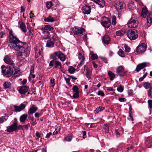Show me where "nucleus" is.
Returning a JSON list of instances; mask_svg holds the SVG:
<instances>
[{
	"label": "nucleus",
	"mask_w": 152,
	"mask_h": 152,
	"mask_svg": "<svg viewBox=\"0 0 152 152\" xmlns=\"http://www.w3.org/2000/svg\"><path fill=\"white\" fill-rule=\"evenodd\" d=\"M8 41L10 47L15 50H18L19 49L22 50L23 45H24V42H21L16 36L13 35L12 30L9 32Z\"/></svg>",
	"instance_id": "f257e3e1"
},
{
	"label": "nucleus",
	"mask_w": 152,
	"mask_h": 152,
	"mask_svg": "<svg viewBox=\"0 0 152 152\" xmlns=\"http://www.w3.org/2000/svg\"><path fill=\"white\" fill-rule=\"evenodd\" d=\"M2 72L3 75L6 77H8L12 76L13 74V66H6L3 65L1 67Z\"/></svg>",
	"instance_id": "f03ea898"
},
{
	"label": "nucleus",
	"mask_w": 152,
	"mask_h": 152,
	"mask_svg": "<svg viewBox=\"0 0 152 152\" xmlns=\"http://www.w3.org/2000/svg\"><path fill=\"white\" fill-rule=\"evenodd\" d=\"M24 45H23V49L21 50L20 49L18 50L19 53L17 56L18 58L20 60H23L27 56L29 52V50L27 49H25Z\"/></svg>",
	"instance_id": "7ed1b4c3"
},
{
	"label": "nucleus",
	"mask_w": 152,
	"mask_h": 152,
	"mask_svg": "<svg viewBox=\"0 0 152 152\" xmlns=\"http://www.w3.org/2000/svg\"><path fill=\"white\" fill-rule=\"evenodd\" d=\"M127 36L131 40H134L137 39L138 37V33L137 31L135 30H129L126 34Z\"/></svg>",
	"instance_id": "20e7f679"
},
{
	"label": "nucleus",
	"mask_w": 152,
	"mask_h": 152,
	"mask_svg": "<svg viewBox=\"0 0 152 152\" xmlns=\"http://www.w3.org/2000/svg\"><path fill=\"white\" fill-rule=\"evenodd\" d=\"M137 19L135 18H132L127 23L128 26L130 28H135L138 26Z\"/></svg>",
	"instance_id": "39448f33"
},
{
	"label": "nucleus",
	"mask_w": 152,
	"mask_h": 152,
	"mask_svg": "<svg viewBox=\"0 0 152 152\" xmlns=\"http://www.w3.org/2000/svg\"><path fill=\"white\" fill-rule=\"evenodd\" d=\"M116 73L121 77H124L126 75V72L125 71L123 66H120L116 69Z\"/></svg>",
	"instance_id": "423d86ee"
},
{
	"label": "nucleus",
	"mask_w": 152,
	"mask_h": 152,
	"mask_svg": "<svg viewBox=\"0 0 152 152\" xmlns=\"http://www.w3.org/2000/svg\"><path fill=\"white\" fill-rule=\"evenodd\" d=\"M147 46L145 43H142L139 45L137 48L136 51L138 54L143 53L146 50Z\"/></svg>",
	"instance_id": "0eeeda50"
},
{
	"label": "nucleus",
	"mask_w": 152,
	"mask_h": 152,
	"mask_svg": "<svg viewBox=\"0 0 152 152\" xmlns=\"http://www.w3.org/2000/svg\"><path fill=\"white\" fill-rule=\"evenodd\" d=\"M74 33L77 35H82L83 33L85 31V29L80 27H75L72 29Z\"/></svg>",
	"instance_id": "6e6552de"
},
{
	"label": "nucleus",
	"mask_w": 152,
	"mask_h": 152,
	"mask_svg": "<svg viewBox=\"0 0 152 152\" xmlns=\"http://www.w3.org/2000/svg\"><path fill=\"white\" fill-rule=\"evenodd\" d=\"M43 49L42 46L39 44L37 45L35 50V55L36 58L39 57V56H42L43 54Z\"/></svg>",
	"instance_id": "1a4fd4ad"
},
{
	"label": "nucleus",
	"mask_w": 152,
	"mask_h": 152,
	"mask_svg": "<svg viewBox=\"0 0 152 152\" xmlns=\"http://www.w3.org/2000/svg\"><path fill=\"white\" fill-rule=\"evenodd\" d=\"M54 54L59 58L60 61L63 62L65 60L66 56L65 55L61 52H55L54 53Z\"/></svg>",
	"instance_id": "9d476101"
},
{
	"label": "nucleus",
	"mask_w": 152,
	"mask_h": 152,
	"mask_svg": "<svg viewBox=\"0 0 152 152\" xmlns=\"http://www.w3.org/2000/svg\"><path fill=\"white\" fill-rule=\"evenodd\" d=\"M4 60L5 62L9 65L14 66H15V63L10 57L8 55L6 56L4 59Z\"/></svg>",
	"instance_id": "9b49d317"
},
{
	"label": "nucleus",
	"mask_w": 152,
	"mask_h": 152,
	"mask_svg": "<svg viewBox=\"0 0 152 152\" xmlns=\"http://www.w3.org/2000/svg\"><path fill=\"white\" fill-rule=\"evenodd\" d=\"M29 89V87L27 86H23L20 87L18 89L19 92L21 94H25L28 92Z\"/></svg>",
	"instance_id": "f8f14e48"
},
{
	"label": "nucleus",
	"mask_w": 152,
	"mask_h": 152,
	"mask_svg": "<svg viewBox=\"0 0 152 152\" xmlns=\"http://www.w3.org/2000/svg\"><path fill=\"white\" fill-rule=\"evenodd\" d=\"M17 121L15 122L12 125L7 127V131L11 132L16 130Z\"/></svg>",
	"instance_id": "ddd939ff"
},
{
	"label": "nucleus",
	"mask_w": 152,
	"mask_h": 152,
	"mask_svg": "<svg viewBox=\"0 0 152 152\" xmlns=\"http://www.w3.org/2000/svg\"><path fill=\"white\" fill-rule=\"evenodd\" d=\"M81 10L83 13L85 14H89L91 12L90 7L87 5H85L82 7Z\"/></svg>",
	"instance_id": "4468645a"
},
{
	"label": "nucleus",
	"mask_w": 152,
	"mask_h": 152,
	"mask_svg": "<svg viewBox=\"0 0 152 152\" xmlns=\"http://www.w3.org/2000/svg\"><path fill=\"white\" fill-rule=\"evenodd\" d=\"M13 75L15 77H18L20 75L21 73L20 72L19 68L15 66H13Z\"/></svg>",
	"instance_id": "2eb2a0df"
},
{
	"label": "nucleus",
	"mask_w": 152,
	"mask_h": 152,
	"mask_svg": "<svg viewBox=\"0 0 152 152\" xmlns=\"http://www.w3.org/2000/svg\"><path fill=\"white\" fill-rule=\"evenodd\" d=\"M102 26L104 27L108 28L110 26V21L108 18H106V20L101 23Z\"/></svg>",
	"instance_id": "dca6fc26"
},
{
	"label": "nucleus",
	"mask_w": 152,
	"mask_h": 152,
	"mask_svg": "<svg viewBox=\"0 0 152 152\" xmlns=\"http://www.w3.org/2000/svg\"><path fill=\"white\" fill-rule=\"evenodd\" d=\"M126 6L125 4L123 2H117L115 5L117 10L124 8Z\"/></svg>",
	"instance_id": "f3484780"
},
{
	"label": "nucleus",
	"mask_w": 152,
	"mask_h": 152,
	"mask_svg": "<svg viewBox=\"0 0 152 152\" xmlns=\"http://www.w3.org/2000/svg\"><path fill=\"white\" fill-rule=\"evenodd\" d=\"M38 109V107L35 105H33L28 112V115H30L31 114H33Z\"/></svg>",
	"instance_id": "a211bd4d"
},
{
	"label": "nucleus",
	"mask_w": 152,
	"mask_h": 152,
	"mask_svg": "<svg viewBox=\"0 0 152 152\" xmlns=\"http://www.w3.org/2000/svg\"><path fill=\"white\" fill-rule=\"evenodd\" d=\"M14 107L16 112H20L25 108L26 106L24 104H21L19 106L14 105Z\"/></svg>",
	"instance_id": "6ab92c4d"
},
{
	"label": "nucleus",
	"mask_w": 152,
	"mask_h": 152,
	"mask_svg": "<svg viewBox=\"0 0 152 152\" xmlns=\"http://www.w3.org/2000/svg\"><path fill=\"white\" fill-rule=\"evenodd\" d=\"M90 55H91L90 59V62L91 63H92L93 64V66L95 67V62L94 60L95 59V54L94 53L93 51L90 52Z\"/></svg>",
	"instance_id": "aec40b11"
},
{
	"label": "nucleus",
	"mask_w": 152,
	"mask_h": 152,
	"mask_svg": "<svg viewBox=\"0 0 152 152\" xmlns=\"http://www.w3.org/2000/svg\"><path fill=\"white\" fill-rule=\"evenodd\" d=\"M146 66V64L145 63H143L138 64L136 67V70L138 72L144 67Z\"/></svg>",
	"instance_id": "412c9836"
},
{
	"label": "nucleus",
	"mask_w": 152,
	"mask_h": 152,
	"mask_svg": "<svg viewBox=\"0 0 152 152\" xmlns=\"http://www.w3.org/2000/svg\"><path fill=\"white\" fill-rule=\"evenodd\" d=\"M110 39L108 35H105L102 38V41L104 43L108 45L110 42Z\"/></svg>",
	"instance_id": "4be33fe9"
},
{
	"label": "nucleus",
	"mask_w": 152,
	"mask_h": 152,
	"mask_svg": "<svg viewBox=\"0 0 152 152\" xmlns=\"http://www.w3.org/2000/svg\"><path fill=\"white\" fill-rule=\"evenodd\" d=\"M148 10L147 8L145 7H144L142 10L141 12V16L144 18H145L148 13Z\"/></svg>",
	"instance_id": "5701e85b"
},
{
	"label": "nucleus",
	"mask_w": 152,
	"mask_h": 152,
	"mask_svg": "<svg viewBox=\"0 0 152 152\" xmlns=\"http://www.w3.org/2000/svg\"><path fill=\"white\" fill-rule=\"evenodd\" d=\"M34 66H31L30 69V74L29 77H28L29 79L30 78H34L35 77V76L34 74ZM29 80H30V79H29Z\"/></svg>",
	"instance_id": "b1692460"
},
{
	"label": "nucleus",
	"mask_w": 152,
	"mask_h": 152,
	"mask_svg": "<svg viewBox=\"0 0 152 152\" xmlns=\"http://www.w3.org/2000/svg\"><path fill=\"white\" fill-rule=\"evenodd\" d=\"M147 22L149 23L152 22V13L151 12H148L147 17Z\"/></svg>",
	"instance_id": "393cba45"
},
{
	"label": "nucleus",
	"mask_w": 152,
	"mask_h": 152,
	"mask_svg": "<svg viewBox=\"0 0 152 152\" xmlns=\"http://www.w3.org/2000/svg\"><path fill=\"white\" fill-rule=\"evenodd\" d=\"M50 37L51 39H53L54 41H57L58 39V37L54 33L51 32V34L50 35Z\"/></svg>",
	"instance_id": "a878e982"
},
{
	"label": "nucleus",
	"mask_w": 152,
	"mask_h": 152,
	"mask_svg": "<svg viewBox=\"0 0 152 152\" xmlns=\"http://www.w3.org/2000/svg\"><path fill=\"white\" fill-rule=\"evenodd\" d=\"M96 4L98 5L101 7H103L105 4L103 0H96Z\"/></svg>",
	"instance_id": "bb28decb"
},
{
	"label": "nucleus",
	"mask_w": 152,
	"mask_h": 152,
	"mask_svg": "<svg viewBox=\"0 0 152 152\" xmlns=\"http://www.w3.org/2000/svg\"><path fill=\"white\" fill-rule=\"evenodd\" d=\"M86 75L88 79H90L91 77V71L87 67L86 69Z\"/></svg>",
	"instance_id": "cd10ccee"
},
{
	"label": "nucleus",
	"mask_w": 152,
	"mask_h": 152,
	"mask_svg": "<svg viewBox=\"0 0 152 152\" xmlns=\"http://www.w3.org/2000/svg\"><path fill=\"white\" fill-rule=\"evenodd\" d=\"M54 44L53 42L51 41L50 39H49L47 41L46 46L48 48H52L53 47Z\"/></svg>",
	"instance_id": "c85d7f7f"
},
{
	"label": "nucleus",
	"mask_w": 152,
	"mask_h": 152,
	"mask_svg": "<svg viewBox=\"0 0 152 152\" xmlns=\"http://www.w3.org/2000/svg\"><path fill=\"white\" fill-rule=\"evenodd\" d=\"M55 20L51 16H49L48 17L44 19L45 22H53Z\"/></svg>",
	"instance_id": "c756f323"
},
{
	"label": "nucleus",
	"mask_w": 152,
	"mask_h": 152,
	"mask_svg": "<svg viewBox=\"0 0 152 152\" xmlns=\"http://www.w3.org/2000/svg\"><path fill=\"white\" fill-rule=\"evenodd\" d=\"M28 116L27 114H23L20 118V120L21 122H24Z\"/></svg>",
	"instance_id": "7c9ffc66"
},
{
	"label": "nucleus",
	"mask_w": 152,
	"mask_h": 152,
	"mask_svg": "<svg viewBox=\"0 0 152 152\" xmlns=\"http://www.w3.org/2000/svg\"><path fill=\"white\" fill-rule=\"evenodd\" d=\"M79 59H81L82 60L80 63L79 64V66H82L84 64V61L85 60V58L84 56H83L81 54H79Z\"/></svg>",
	"instance_id": "2f4dec72"
},
{
	"label": "nucleus",
	"mask_w": 152,
	"mask_h": 152,
	"mask_svg": "<svg viewBox=\"0 0 152 152\" xmlns=\"http://www.w3.org/2000/svg\"><path fill=\"white\" fill-rule=\"evenodd\" d=\"M20 27L22 31L24 33H26L27 31L26 28V26L23 23H22L20 25Z\"/></svg>",
	"instance_id": "473e14b6"
},
{
	"label": "nucleus",
	"mask_w": 152,
	"mask_h": 152,
	"mask_svg": "<svg viewBox=\"0 0 152 152\" xmlns=\"http://www.w3.org/2000/svg\"><path fill=\"white\" fill-rule=\"evenodd\" d=\"M59 66H60V69H61L62 68V66L61 63L58 61H55L54 68H58Z\"/></svg>",
	"instance_id": "72a5a7b5"
},
{
	"label": "nucleus",
	"mask_w": 152,
	"mask_h": 152,
	"mask_svg": "<svg viewBox=\"0 0 152 152\" xmlns=\"http://www.w3.org/2000/svg\"><path fill=\"white\" fill-rule=\"evenodd\" d=\"M108 75L110 77V80H113L115 77V74L111 71H109L108 72Z\"/></svg>",
	"instance_id": "f704fd0d"
},
{
	"label": "nucleus",
	"mask_w": 152,
	"mask_h": 152,
	"mask_svg": "<svg viewBox=\"0 0 152 152\" xmlns=\"http://www.w3.org/2000/svg\"><path fill=\"white\" fill-rule=\"evenodd\" d=\"M44 28L45 29H46L47 30L49 31H51L53 30V27L49 25H45Z\"/></svg>",
	"instance_id": "c9c22d12"
},
{
	"label": "nucleus",
	"mask_w": 152,
	"mask_h": 152,
	"mask_svg": "<svg viewBox=\"0 0 152 152\" xmlns=\"http://www.w3.org/2000/svg\"><path fill=\"white\" fill-rule=\"evenodd\" d=\"M125 33L124 31L122 30H121L116 31V34L118 36H121L124 35Z\"/></svg>",
	"instance_id": "e433bc0d"
},
{
	"label": "nucleus",
	"mask_w": 152,
	"mask_h": 152,
	"mask_svg": "<svg viewBox=\"0 0 152 152\" xmlns=\"http://www.w3.org/2000/svg\"><path fill=\"white\" fill-rule=\"evenodd\" d=\"M41 30L42 31V33L45 35H46L47 36H48L50 34V32H48V30L46 29H45L44 28H41Z\"/></svg>",
	"instance_id": "4c0bfd02"
},
{
	"label": "nucleus",
	"mask_w": 152,
	"mask_h": 152,
	"mask_svg": "<svg viewBox=\"0 0 152 152\" xmlns=\"http://www.w3.org/2000/svg\"><path fill=\"white\" fill-rule=\"evenodd\" d=\"M11 83L10 82H5L4 83L3 86L5 88H10Z\"/></svg>",
	"instance_id": "58836bf2"
},
{
	"label": "nucleus",
	"mask_w": 152,
	"mask_h": 152,
	"mask_svg": "<svg viewBox=\"0 0 152 152\" xmlns=\"http://www.w3.org/2000/svg\"><path fill=\"white\" fill-rule=\"evenodd\" d=\"M128 7L129 9L133 10L134 8L133 2L132 1H130L128 3Z\"/></svg>",
	"instance_id": "ea45409f"
},
{
	"label": "nucleus",
	"mask_w": 152,
	"mask_h": 152,
	"mask_svg": "<svg viewBox=\"0 0 152 152\" xmlns=\"http://www.w3.org/2000/svg\"><path fill=\"white\" fill-rule=\"evenodd\" d=\"M118 54L120 56L122 57H124L125 56L124 51L121 49L119 50L118 52Z\"/></svg>",
	"instance_id": "a19ab883"
},
{
	"label": "nucleus",
	"mask_w": 152,
	"mask_h": 152,
	"mask_svg": "<svg viewBox=\"0 0 152 152\" xmlns=\"http://www.w3.org/2000/svg\"><path fill=\"white\" fill-rule=\"evenodd\" d=\"M144 87L146 89L150 88L151 87L150 83L148 82L145 83L143 85Z\"/></svg>",
	"instance_id": "79ce46f5"
},
{
	"label": "nucleus",
	"mask_w": 152,
	"mask_h": 152,
	"mask_svg": "<svg viewBox=\"0 0 152 152\" xmlns=\"http://www.w3.org/2000/svg\"><path fill=\"white\" fill-rule=\"evenodd\" d=\"M7 120V118H5L4 116L0 117V124H3Z\"/></svg>",
	"instance_id": "37998d69"
},
{
	"label": "nucleus",
	"mask_w": 152,
	"mask_h": 152,
	"mask_svg": "<svg viewBox=\"0 0 152 152\" xmlns=\"http://www.w3.org/2000/svg\"><path fill=\"white\" fill-rule=\"evenodd\" d=\"M61 127L60 126H58L54 131L53 133V134L55 135L57 134L60 131Z\"/></svg>",
	"instance_id": "c03bdc74"
},
{
	"label": "nucleus",
	"mask_w": 152,
	"mask_h": 152,
	"mask_svg": "<svg viewBox=\"0 0 152 152\" xmlns=\"http://www.w3.org/2000/svg\"><path fill=\"white\" fill-rule=\"evenodd\" d=\"M53 4L51 2H47L46 3V7L48 9H50L52 6Z\"/></svg>",
	"instance_id": "a18cd8bd"
},
{
	"label": "nucleus",
	"mask_w": 152,
	"mask_h": 152,
	"mask_svg": "<svg viewBox=\"0 0 152 152\" xmlns=\"http://www.w3.org/2000/svg\"><path fill=\"white\" fill-rule=\"evenodd\" d=\"M73 92H79V88L76 86H74L72 88Z\"/></svg>",
	"instance_id": "49530a36"
},
{
	"label": "nucleus",
	"mask_w": 152,
	"mask_h": 152,
	"mask_svg": "<svg viewBox=\"0 0 152 152\" xmlns=\"http://www.w3.org/2000/svg\"><path fill=\"white\" fill-rule=\"evenodd\" d=\"M75 70V69L72 66H71L68 69L69 72L71 74L73 73Z\"/></svg>",
	"instance_id": "de8ad7c7"
},
{
	"label": "nucleus",
	"mask_w": 152,
	"mask_h": 152,
	"mask_svg": "<svg viewBox=\"0 0 152 152\" xmlns=\"http://www.w3.org/2000/svg\"><path fill=\"white\" fill-rule=\"evenodd\" d=\"M104 108L102 106L99 107H97L96 109V113H98L99 112L103 110Z\"/></svg>",
	"instance_id": "09e8293b"
},
{
	"label": "nucleus",
	"mask_w": 152,
	"mask_h": 152,
	"mask_svg": "<svg viewBox=\"0 0 152 152\" xmlns=\"http://www.w3.org/2000/svg\"><path fill=\"white\" fill-rule=\"evenodd\" d=\"M116 18L115 16H114L112 17V25H115L116 23Z\"/></svg>",
	"instance_id": "8fccbe9b"
},
{
	"label": "nucleus",
	"mask_w": 152,
	"mask_h": 152,
	"mask_svg": "<svg viewBox=\"0 0 152 152\" xmlns=\"http://www.w3.org/2000/svg\"><path fill=\"white\" fill-rule=\"evenodd\" d=\"M79 97V92H75L72 98L77 99Z\"/></svg>",
	"instance_id": "3c124183"
},
{
	"label": "nucleus",
	"mask_w": 152,
	"mask_h": 152,
	"mask_svg": "<svg viewBox=\"0 0 152 152\" xmlns=\"http://www.w3.org/2000/svg\"><path fill=\"white\" fill-rule=\"evenodd\" d=\"M152 88L151 87L149 89L148 91V96L150 97L151 98H152V95L151 94V90Z\"/></svg>",
	"instance_id": "603ef678"
},
{
	"label": "nucleus",
	"mask_w": 152,
	"mask_h": 152,
	"mask_svg": "<svg viewBox=\"0 0 152 152\" xmlns=\"http://www.w3.org/2000/svg\"><path fill=\"white\" fill-rule=\"evenodd\" d=\"M124 48H125V51L126 52L128 53L130 51V48L128 46L126 45H124Z\"/></svg>",
	"instance_id": "864d4df0"
},
{
	"label": "nucleus",
	"mask_w": 152,
	"mask_h": 152,
	"mask_svg": "<svg viewBox=\"0 0 152 152\" xmlns=\"http://www.w3.org/2000/svg\"><path fill=\"white\" fill-rule=\"evenodd\" d=\"M148 107L151 109L152 108V100H148Z\"/></svg>",
	"instance_id": "5fc2aeb1"
},
{
	"label": "nucleus",
	"mask_w": 152,
	"mask_h": 152,
	"mask_svg": "<svg viewBox=\"0 0 152 152\" xmlns=\"http://www.w3.org/2000/svg\"><path fill=\"white\" fill-rule=\"evenodd\" d=\"M55 61L54 60H52L50 62V63L49 64V66L50 67V68L52 67L53 66L55 65Z\"/></svg>",
	"instance_id": "6e6d98bb"
},
{
	"label": "nucleus",
	"mask_w": 152,
	"mask_h": 152,
	"mask_svg": "<svg viewBox=\"0 0 152 152\" xmlns=\"http://www.w3.org/2000/svg\"><path fill=\"white\" fill-rule=\"evenodd\" d=\"M124 88L122 86H121L117 88V90L120 92H122L123 91Z\"/></svg>",
	"instance_id": "4d7b16f0"
},
{
	"label": "nucleus",
	"mask_w": 152,
	"mask_h": 152,
	"mask_svg": "<svg viewBox=\"0 0 152 152\" xmlns=\"http://www.w3.org/2000/svg\"><path fill=\"white\" fill-rule=\"evenodd\" d=\"M65 140L67 141L70 142L72 140V137L70 136H66L65 137Z\"/></svg>",
	"instance_id": "13d9d810"
},
{
	"label": "nucleus",
	"mask_w": 152,
	"mask_h": 152,
	"mask_svg": "<svg viewBox=\"0 0 152 152\" xmlns=\"http://www.w3.org/2000/svg\"><path fill=\"white\" fill-rule=\"evenodd\" d=\"M104 130L106 133L109 132V126L107 125H104Z\"/></svg>",
	"instance_id": "bf43d9fd"
},
{
	"label": "nucleus",
	"mask_w": 152,
	"mask_h": 152,
	"mask_svg": "<svg viewBox=\"0 0 152 152\" xmlns=\"http://www.w3.org/2000/svg\"><path fill=\"white\" fill-rule=\"evenodd\" d=\"M99 58L101 60L104 61L105 63H107V59L106 58H104V57L102 56H99Z\"/></svg>",
	"instance_id": "052dcab7"
},
{
	"label": "nucleus",
	"mask_w": 152,
	"mask_h": 152,
	"mask_svg": "<svg viewBox=\"0 0 152 152\" xmlns=\"http://www.w3.org/2000/svg\"><path fill=\"white\" fill-rule=\"evenodd\" d=\"M98 95L101 96H104V94L102 91H99L98 92Z\"/></svg>",
	"instance_id": "680f3d73"
},
{
	"label": "nucleus",
	"mask_w": 152,
	"mask_h": 152,
	"mask_svg": "<svg viewBox=\"0 0 152 152\" xmlns=\"http://www.w3.org/2000/svg\"><path fill=\"white\" fill-rule=\"evenodd\" d=\"M6 35L4 32L2 31L0 33V37L1 38L4 37Z\"/></svg>",
	"instance_id": "e2e57ef3"
},
{
	"label": "nucleus",
	"mask_w": 152,
	"mask_h": 152,
	"mask_svg": "<svg viewBox=\"0 0 152 152\" xmlns=\"http://www.w3.org/2000/svg\"><path fill=\"white\" fill-rule=\"evenodd\" d=\"M64 80H65L66 82L68 84H70V79L69 78H66L65 77H64Z\"/></svg>",
	"instance_id": "0e129e2a"
},
{
	"label": "nucleus",
	"mask_w": 152,
	"mask_h": 152,
	"mask_svg": "<svg viewBox=\"0 0 152 152\" xmlns=\"http://www.w3.org/2000/svg\"><path fill=\"white\" fill-rule=\"evenodd\" d=\"M54 79H51L50 80V83L51 85V86L52 87H53L55 85L54 83Z\"/></svg>",
	"instance_id": "69168bd1"
},
{
	"label": "nucleus",
	"mask_w": 152,
	"mask_h": 152,
	"mask_svg": "<svg viewBox=\"0 0 152 152\" xmlns=\"http://www.w3.org/2000/svg\"><path fill=\"white\" fill-rule=\"evenodd\" d=\"M126 99L124 98H120L118 99V100L121 102H124L126 101Z\"/></svg>",
	"instance_id": "338daca9"
},
{
	"label": "nucleus",
	"mask_w": 152,
	"mask_h": 152,
	"mask_svg": "<svg viewBox=\"0 0 152 152\" xmlns=\"http://www.w3.org/2000/svg\"><path fill=\"white\" fill-rule=\"evenodd\" d=\"M17 130H19V129H23V125H19L18 126L17 123Z\"/></svg>",
	"instance_id": "774afa93"
}]
</instances>
